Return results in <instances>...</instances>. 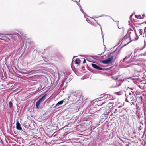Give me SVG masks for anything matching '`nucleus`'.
Segmentation results:
<instances>
[{"label":"nucleus","mask_w":146,"mask_h":146,"mask_svg":"<svg viewBox=\"0 0 146 146\" xmlns=\"http://www.w3.org/2000/svg\"><path fill=\"white\" fill-rule=\"evenodd\" d=\"M2 34H1V35H0V37H2Z\"/></svg>","instance_id":"obj_36"},{"label":"nucleus","mask_w":146,"mask_h":146,"mask_svg":"<svg viewBox=\"0 0 146 146\" xmlns=\"http://www.w3.org/2000/svg\"><path fill=\"white\" fill-rule=\"evenodd\" d=\"M91 65L94 68L98 70H103L104 69L100 67L98 65L94 64H91Z\"/></svg>","instance_id":"obj_9"},{"label":"nucleus","mask_w":146,"mask_h":146,"mask_svg":"<svg viewBox=\"0 0 146 146\" xmlns=\"http://www.w3.org/2000/svg\"><path fill=\"white\" fill-rule=\"evenodd\" d=\"M112 104H113V106H117V104H116L115 103H112Z\"/></svg>","instance_id":"obj_27"},{"label":"nucleus","mask_w":146,"mask_h":146,"mask_svg":"<svg viewBox=\"0 0 146 146\" xmlns=\"http://www.w3.org/2000/svg\"><path fill=\"white\" fill-rule=\"evenodd\" d=\"M135 17L136 18H139L140 19H142V17L140 16V15H139V16H136V15H135Z\"/></svg>","instance_id":"obj_25"},{"label":"nucleus","mask_w":146,"mask_h":146,"mask_svg":"<svg viewBox=\"0 0 146 146\" xmlns=\"http://www.w3.org/2000/svg\"><path fill=\"white\" fill-rule=\"evenodd\" d=\"M125 96L126 97L125 101L131 103H132V104L134 105L135 101L134 96H128V95L127 96L126 94H125Z\"/></svg>","instance_id":"obj_3"},{"label":"nucleus","mask_w":146,"mask_h":146,"mask_svg":"<svg viewBox=\"0 0 146 146\" xmlns=\"http://www.w3.org/2000/svg\"><path fill=\"white\" fill-rule=\"evenodd\" d=\"M135 91H131V92H129V95L128 96H134L133 94L134 93Z\"/></svg>","instance_id":"obj_17"},{"label":"nucleus","mask_w":146,"mask_h":146,"mask_svg":"<svg viewBox=\"0 0 146 146\" xmlns=\"http://www.w3.org/2000/svg\"><path fill=\"white\" fill-rule=\"evenodd\" d=\"M127 89H129L131 90V91H134L133 90L135 89L134 88H130L129 87H128Z\"/></svg>","instance_id":"obj_24"},{"label":"nucleus","mask_w":146,"mask_h":146,"mask_svg":"<svg viewBox=\"0 0 146 146\" xmlns=\"http://www.w3.org/2000/svg\"><path fill=\"white\" fill-rule=\"evenodd\" d=\"M74 1L75 2H76V1Z\"/></svg>","instance_id":"obj_41"},{"label":"nucleus","mask_w":146,"mask_h":146,"mask_svg":"<svg viewBox=\"0 0 146 146\" xmlns=\"http://www.w3.org/2000/svg\"><path fill=\"white\" fill-rule=\"evenodd\" d=\"M132 54V52H131L130 54H129L128 55V56H126L124 58V59H123V61L124 62H127V63H130V62H131V61H126V60L129 58L130 56H131V55Z\"/></svg>","instance_id":"obj_10"},{"label":"nucleus","mask_w":146,"mask_h":146,"mask_svg":"<svg viewBox=\"0 0 146 146\" xmlns=\"http://www.w3.org/2000/svg\"><path fill=\"white\" fill-rule=\"evenodd\" d=\"M7 35H12V36H15V35H17V36L18 37H19V36H20V35L19 34H18V33H16V34H11V35H10V34H7Z\"/></svg>","instance_id":"obj_19"},{"label":"nucleus","mask_w":146,"mask_h":146,"mask_svg":"<svg viewBox=\"0 0 146 146\" xmlns=\"http://www.w3.org/2000/svg\"><path fill=\"white\" fill-rule=\"evenodd\" d=\"M127 35L129 37V39L132 41L138 39V37L135 31L132 30H129L128 31Z\"/></svg>","instance_id":"obj_1"},{"label":"nucleus","mask_w":146,"mask_h":146,"mask_svg":"<svg viewBox=\"0 0 146 146\" xmlns=\"http://www.w3.org/2000/svg\"><path fill=\"white\" fill-rule=\"evenodd\" d=\"M117 110H115V111L114 112V113H115V111Z\"/></svg>","instance_id":"obj_40"},{"label":"nucleus","mask_w":146,"mask_h":146,"mask_svg":"<svg viewBox=\"0 0 146 146\" xmlns=\"http://www.w3.org/2000/svg\"><path fill=\"white\" fill-rule=\"evenodd\" d=\"M131 64L141 66L142 62L138 60H133L131 61Z\"/></svg>","instance_id":"obj_7"},{"label":"nucleus","mask_w":146,"mask_h":146,"mask_svg":"<svg viewBox=\"0 0 146 146\" xmlns=\"http://www.w3.org/2000/svg\"><path fill=\"white\" fill-rule=\"evenodd\" d=\"M143 48H141L140 49H137V50L135 49L134 50V53L135 54V55L133 57V56H131V58H135V57H136V56H137V54H136V53L139 52H140V51L142 50L143 49ZM146 55L145 52V53H141L140 55H139L138 56H139V55H142V56L143 55H143Z\"/></svg>","instance_id":"obj_6"},{"label":"nucleus","mask_w":146,"mask_h":146,"mask_svg":"<svg viewBox=\"0 0 146 146\" xmlns=\"http://www.w3.org/2000/svg\"><path fill=\"white\" fill-rule=\"evenodd\" d=\"M132 15H130V19H131V18Z\"/></svg>","instance_id":"obj_34"},{"label":"nucleus","mask_w":146,"mask_h":146,"mask_svg":"<svg viewBox=\"0 0 146 146\" xmlns=\"http://www.w3.org/2000/svg\"><path fill=\"white\" fill-rule=\"evenodd\" d=\"M130 39L127 37V36H125L122 39V43L124 44L125 45H126L130 42Z\"/></svg>","instance_id":"obj_5"},{"label":"nucleus","mask_w":146,"mask_h":146,"mask_svg":"<svg viewBox=\"0 0 146 146\" xmlns=\"http://www.w3.org/2000/svg\"><path fill=\"white\" fill-rule=\"evenodd\" d=\"M16 128L18 130H22V128L21 125L18 121H17L16 123Z\"/></svg>","instance_id":"obj_11"},{"label":"nucleus","mask_w":146,"mask_h":146,"mask_svg":"<svg viewBox=\"0 0 146 146\" xmlns=\"http://www.w3.org/2000/svg\"><path fill=\"white\" fill-rule=\"evenodd\" d=\"M106 103V101H104V102H103L102 103V104H104V103Z\"/></svg>","instance_id":"obj_33"},{"label":"nucleus","mask_w":146,"mask_h":146,"mask_svg":"<svg viewBox=\"0 0 146 146\" xmlns=\"http://www.w3.org/2000/svg\"><path fill=\"white\" fill-rule=\"evenodd\" d=\"M126 146H129V144H127L126 145Z\"/></svg>","instance_id":"obj_35"},{"label":"nucleus","mask_w":146,"mask_h":146,"mask_svg":"<svg viewBox=\"0 0 146 146\" xmlns=\"http://www.w3.org/2000/svg\"><path fill=\"white\" fill-rule=\"evenodd\" d=\"M78 94L76 92H74L71 93V94H70L68 96V98L69 99L70 97H73L74 99H76V97L78 96Z\"/></svg>","instance_id":"obj_8"},{"label":"nucleus","mask_w":146,"mask_h":146,"mask_svg":"<svg viewBox=\"0 0 146 146\" xmlns=\"http://www.w3.org/2000/svg\"><path fill=\"white\" fill-rule=\"evenodd\" d=\"M80 60L78 59H77L75 61V63L77 64H78L80 63Z\"/></svg>","instance_id":"obj_20"},{"label":"nucleus","mask_w":146,"mask_h":146,"mask_svg":"<svg viewBox=\"0 0 146 146\" xmlns=\"http://www.w3.org/2000/svg\"><path fill=\"white\" fill-rule=\"evenodd\" d=\"M110 68H108L107 70H110Z\"/></svg>","instance_id":"obj_39"},{"label":"nucleus","mask_w":146,"mask_h":146,"mask_svg":"<svg viewBox=\"0 0 146 146\" xmlns=\"http://www.w3.org/2000/svg\"><path fill=\"white\" fill-rule=\"evenodd\" d=\"M6 40H7V41H8V42H9L10 40V39L8 38H7Z\"/></svg>","instance_id":"obj_29"},{"label":"nucleus","mask_w":146,"mask_h":146,"mask_svg":"<svg viewBox=\"0 0 146 146\" xmlns=\"http://www.w3.org/2000/svg\"><path fill=\"white\" fill-rule=\"evenodd\" d=\"M139 33L141 35H142L143 33V31L141 29H139Z\"/></svg>","instance_id":"obj_22"},{"label":"nucleus","mask_w":146,"mask_h":146,"mask_svg":"<svg viewBox=\"0 0 146 146\" xmlns=\"http://www.w3.org/2000/svg\"><path fill=\"white\" fill-rule=\"evenodd\" d=\"M86 62V60L85 59H84L83 61V63H85Z\"/></svg>","instance_id":"obj_31"},{"label":"nucleus","mask_w":146,"mask_h":146,"mask_svg":"<svg viewBox=\"0 0 146 146\" xmlns=\"http://www.w3.org/2000/svg\"><path fill=\"white\" fill-rule=\"evenodd\" d=\"M99 25H100V29H101V33H102V27L101 26V25H100L99 24Z\"/></svg>","instance_id":"obj_28"},{"label":"nucleus","mask_w":146,"mask_h":146,"mask_svg":"<svg viewBox=\"0 0 146 146\" xmlns=\"http://www.w3.org/2000/svg\"><path fill=\"white\" fill-rule=\"evenodd\" d=\"M93 58L92 56H90L87 58V60L91 62H93Z\"/></svg>","instance_id":"obj_15"},{"label":"nucleus","mask_w":146,"mask_h":146,"mask_svg":"<svg viewBox=\"0 0 146 146\" xmlns=\"http://www.w3.org/2000/svg\"><path fill=\"white\" fill-rule=\"evenodd\" d=\"M103 36L102 35V37L103 38Z\"/></svg>","instance_id":"obj_43"},{"label":"nucleus","mask_w":146,"mask_h":146,"mask_svg":"<svg viewBox=\"0 0 146 146\" xmlns=\"http://www.w3.org/2000/svg\"><path fill=\"white\" fill-rule=\"evenodd\" d=\"M125 112V110L123 109L121 110V111L119 113V114L121 117H124L125 115L123 114Z\"/></svg>","instance_id":"obj_13"},{"label":"nucleus","mask_w":146,"mask_h":146,"mask_svg":"<svg viewBox=\"0 0 146 146\" xmlns=\"http://www.w3.org/2000/svg\"><path fill=\"white\" fill-rule=\"evenodd\" d=\"M84 17L85 18L86 16H87V15L86 13H85V14H84Z\"/></svg>","instance_id":"obj_32"},{"label":"nucleus","mask_w":146,"mask_h":146,"mask_svg":"<svg viewBox=\"0 0 146 146\" xmlns=\"http://www.w3.org/2000/svg\"><path fill=\"white\" fill-rule=\"evenodd\" d=\"M115 54L114 52L109 54H108V58L106 60H103L102 62L105 64H108L111 62Z\"/></svg>","instance_id":"obj_2"},{"label":"nucleus","mask_w":146,"mask_h":146,"mask_svg":"<svg viewBox=\"0 0 146 146\" xmlns=\"http://www.w3.org/2000/svg\"><path fill=\"white\" fill-rule=\"evenodd\" d=\"M128 78L127 79H129V78Z\"/></svg>","instance_id":"obj_42"},{"label":"nucleus","mask_w":146,"mask_h":146,"mask_svg":"<svg viewBox=\"0 0 146 146\" xmlns=\"http://www.w3.org/2000/svg\"><path fill=\"white\" fill-rule=\"evenodd\" d=\"M139 99H141V100H142V96H140L139 97Z\"/></svg>","instance_id":"obj_30"},{"label":"nucleus","mask_w":146,"mask_h":146,"mask_svg":"<svg viewBox=\"0 0 146 146\" xmlns=\"http://www.w3.org/2000/svg\"><path fill=\"white\" fill-rule=\"evenodd\" d=\"M65 100V99H64L61 101H60L58 102L55 105V106L54 107V108L56 107H58L60 106V105H62L64 101Z\"/></svg>","instance_id":"obj_12"},{"label":"nucleus","mask_w":146,"mask_h":146,"mask_svg":"<svg viewBox=\"0 0 146 146\" xmlns=\"http://www.w3.org/2000/svg\"><path fill=\"white\" fill-rule=\"evenodd\" d=\"M105 110V108H101L98 111H99V112H102V113H103V112H104V110L102 111L103 110Z\"/></svg>","instance_id":"obj_18"},{"label":"nucleus","mask_w":146,"mask_h":146,"mask_svg":"<svg viewBox=\"0 0 146 146\" xmlns=\"http://www.w3.org/2000/svg\"><path fill=\"white\" fill-rule=\"evenodd\" d=\"M47 94H46L42 96L36 102V108H38L39 107V106L40 103L43 101L45 99V97H46Z\"/></svg>","instance_id":"obj_4"},{"label":"nucleus","mask_w":146,"mask_h":146,"mask_svg":"<svg viewBox=\"0 0 146 146\" xmlns=\"http://www.w3.org/2000/svg\"><path fill=\"white\" fill-rule=\"evenodd\" d=\"M44 60L45 61L47 62L48 61L49 58L48 56H45L44 57H43Z\"/></svg>","instance_id":"obj_16"},{"label":"nucleus","mask_w":146,"mask_h":146,"mask_svg":"<svg viewBox=\"0 0 146 146\" xmlns=\"http://www.w3.org/2000/svg\"><path fill=\"white\" fill-rule=\"evenodd\" d=\"M101 97L103 98H104L105 99L109 98H110V95L108 94H106Z\"/></svg>","instance_id":"obj_14"},{"label":"nucleus","mask_w":146,"mask_h":146,"mask_svg":"<svg viewBox=\"0 0 146 146\" xmlns=\"http://www.w3.org/2000/svg\"><path fill=\"white\" fill-rule=\"evenodd\" d=\"M112 78L113 79H115V80H117L118 79V77H112Z\"/></svg>","instance_id":"obj_26"},{"label":"nucleus","mask_w":146,"mask_h":146,"mask_svg":"<svg viewBox=\"0 0 146 146\" xmlns=\"http://www.w3.org/2000/svg\"><path fill=\"white\" fill-rule=\"evenodd\" d=\"M30 44H31V43H33V42H30Z\"/></svg>","instance_id":"obj_37"},{"label":"nucleus","mask_w":146,"mask_h":146,"mask_svg":"<svg viewBox=\"0 0 146 146\" xmlns=\"http://www.w3.org/2000/svg\"><path fill=\"white\" fill-rule=\"evenodd\" d=\"M142 16L143 17H144V16H145V15L144 14H143L142 15Z\"/></svg>","instance_id":"obj_38"},{"label":"nucleus","mask_w":146,"mask_h":146,"mask_svg":"<svg viewBox=\"0 0 146 146\" xmlns=\"http://www.w3.org/2000/svg\"><path fill=\"white\" fill-rule=\"evenodd\" d=\"M13 106V103L11 101H10L9 102V107L10 108H11Z\"/></svg>","instance_id":"obj_21"},{"label":"nucleus","mask_w":146,"mask_h":146,"mask_svg":"<svg viewBox=\"0 0 146 146\" xmlns=\"http://www.w3.org/2000/svg\"><path fill=\"white\" fill-rule=\"evenodd\" d=\"M80 10L82 12V13H83L85 14V12L84 11H83V10L82 9L81 6H80Z\"/></svg>","instance_id":"obj_23"}]
</instances>
